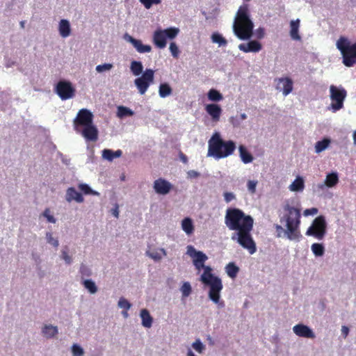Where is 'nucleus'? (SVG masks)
Instances as JSON below:
<instances>
[{
  "instance_id": "nucleus-56",
  "label": "nucleus",
  "mask_w": 356,
  "mask_h": 356,
  "mask_svg": "<svg viewBox=\"0 0 356 356\" xmlns=\"http://www.w3.org/2000/svg\"><path fill=\"white\" fill-rule=\"evenodd\" d=\"M62 258L65 260L66 264H70L72 262V259L70 256L68 254L67 250H63L62 251Z\"/></svg>"
},
{
  "instance_id": "nucleus-18",
  "label": "nucleus",
  "mask_w": 356,
  "mask_h": 356,
  "mask_svg": "<svg viewBox=\"0 0 356 356\" xmlns=\"http://www.w3.org/2000/svg\"><path fill=\"white\" fill-rule=\"evenodd\" d=\"M262 48L261 43L256 40H251L248 43H242L238 45V49L245 52H259Z\"/></svg>"
},
{
  "instance_id": "nucleus-58",
  "label": "nucleus",
  "mask_w": 356,
  "mask_h": 356,
  "mask_svg": "<svg viewBox=\"0 0 356 356\" xmlns=\"http://www.w3.org/2000/svg\"><path fill=\"white\" fill-rule=\"evenodd\" d=\"M187 175L188 178L195 179L197 178L200 175V174L195 170H191L188 171Z\"/></svg>"
},
{
  "instance_id": "nucleus-46",
  "label": "nucleus",
  "mask_w": 356,
  "mask_h": 356,
  "mask_svg": "<svg viewBox=\"0 0 356 356\" xmlns=\"http://www.w3.org/2000/svg\"><path fill=\"white\" fill-rule=\"evenodd\" d=\"M46 238L49 243L51 244L55 248H57L58 246V241L53 237L52 234L51 232H47Z\"/></svg>"
},
{
  "instance_id": "nucleus-63",
  "label": "nucleus",
  "mask_w": 356,
  "mask_h": 356,
  "mask_svg": "<svg viewBox=\"0 0 356 356\" xmlns=\"http://www.w3.org/2000/svg\"><path fill=\"white\" fill-rule=\"evenodd\" d=\"M353 142L356 145V131L353 134Z\"/></svg>"
},
{
  "instance_id": "nucleus-23",
  "label": "nucleus",
  "mask_w": 356,
  "mask_h": 356,
  "mask_svg": "<svg viewBox=\"0 0 356 356\" xmlns=\"http://www.w3.org/2000/svg\"><path fill=\"white\" fill-rule=\"evenodd\" d=\"M58 31L63 38L68 37L71 33L70 24L67 19H61L59 22Z\"/></svg>"
},
{
  "instance_id": "nucleus-1",
  "label": "nucleus",
  "mask_w": 356,
  "mask_h": 356,
  "mask_svg": "<svg viewBox=\"0 0 356 356\" xmlns=\"http://www.w3.org/2000/svg\"><path fill=\"white\" fill-rule=\"evenodd\" d=\"M225 222L230 230L237 232L232 235V240L236 239L238 244L246 249L250 254L256 252V243L251 235L254 225V219L252 216L246 215L239 209L229 208L226 211Z\"/></svg>"
},
{
  "instance_id": "nucleus-33",
  "label": "nucleus",
  "mask_w": 356,
  "mask_h": 356,
  "mask_svg": "<svg viewBox=\"0 0 356 356\" xmlns=\"http://www.w3.org/2000/svg\"><path fill=\"white\" fill-rule=\"evenodd\" d=\"M43 334L47 338H51L58 334L56 326L45 325L42 329Z\"/></svg>"
},
{
  "instance_id": "nucleus-20",
  "label": "nucleus",
  "mask_w": 356,
  "mask_h": 356,
  "mask_svg": "<svg viewBox=\"0 0 356 356\" xmlns=\"http://www.w3.org/2000/svg\"><path fill=\"white\" fill-rule=\"evenodd\" d=\"M205 111L211 117L212 120L218 122L220 120L222 109L218 104H209L205 106Z\"/></svg>"
},
{
  "instance_id": "nucleus-27",
  "label": "nucleus",
  "mask_w": 356,
  "mask_h": 356,
  "mask_svg": "<svg viewBox=\"0 0 356 356\" xmlns=\"http://www.w3.org/2000/svg\"><path fill=\"white\" fill-rule=\"evenodd\" d=\"M122 152L120 149L113 151L111 149H105L102 151V156L104 159L111 161L115 158H119L122 156Z\"/></svg>"
},
{
  "instance_id": "nucleus-30",
  "label": "nucleus",
  "mask_w": 356,
  "mask_h": 356,
  "mask_svg": "<svg viewBox=\"0 0 356 356\" xmlns=\"http://www.w3.org/2000/svg\"><path fill=\"white\" fill-rule=\"evenodd\" d=\"M305 188L304 180L300 177H297L293 183L289 186L291 191H302Z\"/></svg>"
},
{
  "instance_id": "nucleus-32",
  "label": "nucleus",
  "mask_w": 356,
  "mask_h": 356,
  "mask_svg": "<svg viewBox=\"0 0 356 356\" xmlns=\"http://www.w3.org/2000/svg\"><path fill=\"white\" fill-rule=\"evenodd\" d=\"M146 254L154 261H158L162 259L163 256L166 255V251L165 249L161 248L159 250L147 251Z\"/></svg>"
},
{
  "instance_id": "nucleus-59",
  "label": "nucleus",
  "mask_w": 356,
  "mask_h": 356,
  "mask_svg": "<svg viewBox=\"0 0 356 356\" xmlns=\"http://www.w3.org/2000/svg\"><path fill=\"white\" fill-rule=\"evenodd\" d=\"M111 213L115 217V218H118L119 217V206L118 204H115L114 205V207L111 210Z\"/></svg>"
},
{
  "instance_id": "nucleus-22",
  "label": "nucleus",
  "mask_w": 356,
  "mask_h": 356,
  "mask_svg": "<svg viewBox=\"0 0 356 356\" xmlns=\"http://www.w3.org/2000/svg\"><path fill=\"white\" fill-rule=\"evenodd\" d=\"M129 41L133 44V46L139 53H148L152 50L150 45L143 44L141 40L135 39L131 36H129Z\"/></svg>"
},
{
  "instance_id": "nucleus-14",
  "label": "nucleus",
  "mask_w": 356,
  "mask_h": 356,
  "mask_svg": "<svg viewBox=\"0 0 356 356\" xmlns=\"http://www.w3.org/2000/svg\"><path fill=\"white\" fill-rule=\"evenodd\" d=\"M209 286V297L216 304L224 306L223 302H220V293L222 289V284L221 280H215L213 283L208 285Z\"/></svg>"
},
{
  "instance_id": "nucleus-5",
  "label": "nucleus",
  "mask_w": 356,
  "mask_h": 356,
  "mask_svg": "<svg viewBox=\"0 0 356 356\" xmlns=\"http://www.w3.org/2000/svg\"><path fill=\"white\" fill-rule=\"evenodd\" d=\"M186 253L193 258V263L196 270L198 271H200L201 269L204 270L200 277V280L204 284L207 286L215 280L219 281L221 280L212 273V268L210 266L204 265L205 261L208 259L207 256L204 253L201 251H197L193 245L187 246Z\"/></svg>"
},
{
  "instance_id": "nucleus-3",
  "label": "nucleus",
  "mask_w": 356,
  "mask_h": 356,
  "mask_svg": "<svg viewBox=\"0 0 356 356\" xmlns=\"http://www.w3.org/2000/svg\"><path fill=\"white\" fill-rule=\"evenodd\" d=\"M208 156H212L216 159L228 157L234 154L236 145L232 140H224L220 134L214 133L208 141Z\"/></svg>"
},
{
  "instance_id": "nucleus-42",
  "label": "nucleus",
  "mask_w": 356,
  "mask_h": 356,
  "mask_svg": "<svg viewBox=\"0 0 356 356\" xmlns=\"http://www.w3.org/2000/svg\"><path fill=\"white\" fill-rule=\"evenodd\" d=\"M79 188L86 195H97L99 193L95 191H93L88 184H80L79 185Z\"/></svg>"
},
{
  "instance_id": "nucleus-50",
  "label": "nucleus",
  "mask_w": 356,
  "mask_h": 356,
  "mask_svg": "<svg viewBox=\"0 0 356 356\" xmlns=\"http://www.w3.org/2000/svg\"><path fill=\"white\" fill-rule=\"evenodd\" d=\"M140 1L144 5V6L149 9L153 4H159L161 0H140Z\"/></svg>"
},
{
  "instance_id": "nucleus-17",
  "label": "nucleus",
  "mask_w": 356,
  "mask_h": 356,
  "mask_svg": "<svg viewBox=\"0 0 356 356\" xmlns=\"http://www.w3.org/2000/svg\"><path fill=\"white\" fill-rule=\"evenodd\" d=\"M293 330L298 337L308 339L315 338V334L313 331L305 325L298 324L293 327Z\"/></svg>"
},
{
  "instance_id": "nucleus-41",
  "label": "nucleus",
  "mask_w": 356,
  "mask_h": 356,
  "mask_svg": "<svg viewBox=\"0 0 356 356\" xmlns=\"http://www.w3.org/2000/svg\"><path fill=\"white\" fill-rule=\"evenodd\" d=\"M83 284L91 293H95L97 291V287L96 286L95 283L91 280H83Z\"/></svg>"
},
{
  "instance_id": "nucleus-31",
  "label": "nucleus",
  "mask_w": 356,
  "mask_h": 356,
  "mask_svg": "<svg viewBox=\"0 0 356 356\" xmlns=\"http://www.w3.org/2000/svg\"><path fill=\"white\" fill-rule=\"evenodd\" d=\"M225 271L229 277L234 279L239 272V268L234 262H230L226 266Z\"/></svg>"
},
{
  "instance_id": "nucleus-51",
  "label": "nucleus",
  "mask_w": 356,
  "mask_h": 356,
  "mask_svg": "<svg viewBox=\"0 0 356 356\" xmlns=\"http://www.w3.org/2000/svg\"><path fill=\"white\" fill-rule=\"evenodd\" d=\"M43 216L47 218L48 222H52V223H55L56 222L55 218L52 215H50V210H49V209L47 208L44 211Z\"/></svg>"
},
{
  "instance_id": "nucleus-64",
  "label": "nucleus",
  "mask_w": 356,
  "mask_h": 356,
  "mask_svg": "<svg viewBox=\"0 0 356 356\" xmlns=\"http://www.w3.org/2000/svg\"><path fill=\"white\" fill-rule=\"evenodd\" d=\"M122 315L124 316V317L127 318L128 316L127 310L122 312Z\"/></svg>"
},
{
  "instance_id": "nucleus-4",
  "label": "nucleus",
  "mask_w": 356,
  "mask_h": 356,
  "mask_svg": "<svg viewBox=\"0 0 356 356\" xmlns=\"http://www.w3.org/2000/svg\"><path fill=\"white\" fill-rule=\"evenodd\" d=\"M254 24L250 18L248 5L241 6L233 24L234 34L240 40H248L253 33Z\"/></svg>"
},
{
  "instance_id": "nucleus-26",
  "label": "nucleus",
  "mask_w": 356,
  "mask_h": 356,
  "mask_svg": "<svg viewBox=\"0 0 356 356\" xmlns=\"http://www.w3.org/2000/svg\"><path fill=\"white\" fill-rule=\"evenodd\" d=\"M140 317L142 319V325L145 327L149 328L152 327L153 318L151 316L149 311L146 309H143L140 311Z\"/></svg>"
},
{
  "instance_id": "nucleus-37",
  "label": "nucleus",
  "mask_w": 356,
  "mask_h": 356,
  "mask_svg": "<svg viewBox=\"0 0 356 356\" xmlns=\"http://www.w3.org/2000/svg\"><path fill=\"white\" fill-rule=\"evenodd\" d=\"M330 143V140L324 138L322 140L316 142L315 145V151L316 153H320L325 150Z\"/></svg>"
},
{
  "instance_id": "nucleus-29",
  "label": "nucleus",
  "mask_w": 356,
  "mask_h": 356,
  "mask_svg": "<svg viewBox=\"0 0 356 356\" xmlns=\"http://www.w3.org/2000/svg\"><path fill=\"white\" fill-rule=\"evenodd\" d=\"M172 93V89L167 83H161L159 88V94L161 98H165Z\"/></svg>"
},
{
  "instance_id": "nucleus-49",
  "label": "nucleus",
  "mask_w": 356,
  "mask_h": 356,
  "mask_svg": "<svg viewBox=\"0 0 356 356\" xmlns=\"http://www.w3.org/2000/svg\"><path fill=\"white\" fill-rule=\"evenodd\" d=\"M113 65L111 63H104L102 65H99L96 67L97 72L101 73L106 70H110L112 69Z\"/></svg>"
},
{
  "instance_id": "nucleus-43",
  "label": "nucleus",
  "mask_w": 356,
  "mask_h": 356,
  "mask_svg": "<svg viewBox=\"0 0 356 356\" xmlns=\"http://www.w3.org/2000/svg\"><path fill=\"white\" fill-rule=\"evenodd\" d=\"M73 356H83L84 354L83 349L77 344H74L72 347Z\"/></svg>"
},
{
  "instance_id": "nucleus-44",
  "label": "nucleus",
  "mask_w": 356,
  "mask_h": 356,
  "mask_svg": "<svg viewBox=\"0 0 356 356\" xmlns=\"http://www.w3.org/2000/svg\"><path fill=\"white\" fill-rule=\"evenodd\" d=\"M118 306L125 310H129L131 308V305L124 298H120L118 301Z\"/></svg>"
},
{
  "instance_id": "nucleus-12",
  "label": "nucleus",
  "mask_w": 356,
  "mask_h": 356,
  "mask_svg": "<svg viewBox=\"0 0 356 356\" xmlns=\"http://www.w3.org/2000/svg\"><path fill=\"white\" fill-rule=\"evenodd\" d=\"M75 88L68 81H60L56 86V92L62 100L71 99L75 95Z\"/></svg>"
},
{
  "instance_id": "nucleus-6",
  "label": "nucleus",
  "mask_w": 356,
  "mask_h": 356,
  "mask_svg": "<svg viewBox=\"0 0 356 356\" xmlns=\"http://www.w3.org/2000/svg\"><path fill=\"white\" fill-rule=\"evenodd\" d=\"M186 253L193 258V263L196 270L198 271H200L201 269L204 270L200 277V280L204 284L207 286L215 280L219 281L221 280L212 273V268L210 266L204 265L205 261L208 259L207 256L204 253L201 251H197L193 245L187 246Z\"/></svg>"
},
{
  "instance_id": "nucleus-13",
  "label": "nucleus",
  "mask_w": 356,
  "mask_h": 356,
  "mask_svg": "<svg viewBox=\"0 0 356 356\" xmlns=\"http://www.w3.org/2000/svg\"><path fill=\"white\" fill-rule=\"evenodd\" d=\"M93 115L86 108L81 109L74 120V128L76 132H79L80 127H85L92 123Z\"/></svg>"
},
{
  "instance_id": "nucleus-54",
  "label": "nucleus",
  "mask_w": 356,
  "mask_h": 356,
  "mask_svg": "<svg viewBox=\"0 0 356 356\" xmlns=\"http://www.w3.org/2000/svg\"><path fill=\"white\" fill-rule=\"evenodd\" d=\"M224 198L226 202H230L236 198L235 195L231 192H225L224 193Z\"/></svg>"
},
{
  "instance_id": "nucleus-34",
  "label": "nucleus",
  "mask_w": 356,
  "mask_h": 356,
  "mask_svg": "<svg viewBox=\"0 0 356 356\" xmlns=\"http://www.w3.org/2000/svg\"><path fill=\"white\" fill-rule=\"evenodd\" d=\"M208 99L212 102H220L223 99L222 95L216 89H210L207 93Z\"/></svg>"
},
{
  "instance_id": "nucleus-62",
  "label": "nucleus",
  "mask_w": 356,
  "mask_h": 356,
  "mask_svg": "<svg viewBox=\"0 0 356 356\" xmlns=\"http://www.w3.org/2000/svg\"><path fill=\"white\" fill-rule=\"evenodd\" d=\"M246 118H247V115H246V114H245V113H242V114L241 115V120H245Z\"/></svg>"
},
{
  "instance_id": "nucleus-47",
  "label": "nucleus",
  "mask_w": 356,
  "mask_h": 356,
  "mask_svg": "<svg viewBox=\"0 0 356 356\" xmlns=\"http://www.w3.org/2000/svg\"><path fill=\"white\" fill-rule=\"evenodd\" d=\"M181 292L184 296L187 297L191 293V286L188 282H185L181 286Z\"/></svg>"
},
{
  "instance_id": "nucleus-2",
  "label": "nucleus",
  "mask_w": 356,
  "mask_h": 356,
  "mask_svg": "<svg viewBox=\"0 0 356 356\" xmlns=\"http://www.w3.org/2000/svg\"><path fill=\"white\" fill-rule=\"evenodd\" d=\"M284 213L280 217V222L284 223L286 229L280 225H275V227L277 232V236L280 237L282 232H284L287 238L291 241H298L302 236L300 230V210L295 207L286 204L283 207Z\"/></svg>"
},
{
  "instance_id": "nucleus-25",
  "label": "nucleus",
  "mask_w": 356,
  "mask_h": 356,
  "mask_svg": "<svg viewBox=\"0 0 356 356\" xmlns=\"http://www.w3.org/2000/svg\"><path fill=\"white\" fill-rule=\"evenodd\" d=\"M299 26H300V20L298 19H297L296 20H292L290 22V27H291L290 35L293 40H300L301 38L299 35V33H298Z\"/></svg>"
},
{
  "instance_id": "nucleus-24",
  "label": "nucleus",
  "mask_w": 356,
  "mask_h": 356,
  "mask_svg": "<svg viewBox=\"0 0 356 356\" xmlns=\"http://www.w3.org/2000/svg\"><path fill=\"white\" fill-rule=\"evenodd\" d=\"M238 151L239 156L244 163H250L253 161L254 158L252 155L248 151L247 148L244 145H239Z\"/></svg>"
},
{
  "instance_id": "nucleus-52",
  "label": "nucleus",
  "mask_w": 356,
  "mask_h": 356,
  "mask_svg": "<svg viewBox=\"0 0 356 356\" xmlns=\"http://www.w3.org/2000/svg\"><path fill=\"white\" fill-rule=\"evenodd\" d=\"M257 184V181H256L249 180L248 181L247 186H248V191L251 193H255Z\"/></svg>"
},
{
  "instance_id": "nucleus-10",
  "label": "nucleus",
  "mask_w": 356,
  "mask_h": 356,
  "mask_svg": "<svg viewBox=\"0 0 356 356\" xmlns=\"http://www.w3.org/2000/svg\"><path fill=\"white\" fill-rule=\"evenodd\" d=\"M326 228L327 225L324 216H319L314 220L312 225L307 230L306 234L322 240L326 234Z\"/></svg>"
},
{
  "instance_id": "nucleus-45",
  "label": "nucleus",
  "mask_w": 356,
  "mask_h": 356,
  "mask_svg": "<svg viewBox=\"0 0 356 356\" xmlns=\"http://www.w3.org/2000/svg\"><path fill=\"white\" fill-rule=\"evenodd\" d=\"M192 347L199 353H202V351L204 350V346L200 339H197L195 342H193Z\"/></svg>"
},
{
  "instance_id": "nucleus-7",
  "label": "nucleus",
  "mask_w": 356,
  "mask_h": 356,
  "mask_svg": "<svg viewBox=\"0 0 356 356\" xmlns=\"http://www.w3.org/2000/svg\"><path fill=\"white\" fill-rule=\"evenodd\" d=\"M337 47L341 51L344 65L352 67L356 64V42L351 43L341 37L338 40Z\"/></svg>"
},
{
  "instance_id": "nucleus-15",
  "label": "nucleus",
  "mask_w": 356,
  "mask_h": 356,
  "mask_svg": "<svg viewBox=\"0 0 356 356\" xmlns=\"http://www.w3.org/2000/svg\"><path fill=\"white\" fill-rule=\"evenodd\" d=\"M153 187L156 193L166 195L172 189V185L167 180L159 178L154 181Z\"/></svg>"
},
{
  "instance_id": "nucleus-28",
  "label": "nucleus",
  "mask_w": 356,
  "mask_h": 356,
  "mask_svg": "<svg viewBox=\"0 0 356 356\" xmlns=\"http://www.w3.org/2000/svg\"><path fill=\"white\" fill-rule=\"evenodd\" d=\"M339 182V177L337 172H331L327 175L325 179V184L328 188L335 186Z\"/></svg>"
},
{
  "instance_id": "nucleus-36",
  "label": "nucleus",
  "mask_w": 356,
  "mask_h": 356,
  "mask_svg": "<svg viewBox=\"0 0 356 356\" xmlns=\"http://www.w3.org/2000/svg\"><path fill=\"white\" fill-rule=\"evenodd\" d=\"M181 227L183 230L188 234H191L194 229L192 220L189 218H186L182 220Z\"/></svg>"
},
{
  "instance_id": "nucleus-35",
  "label": "nucleus",
  "mask_w": 356,
  "mask_h": 356,
  "mask_svg": "<svg viewBox=\"0 0 356 356\" xmlns=\"http://www.w3.org/2000/svg\"><path fill=\"white\" fill-rule=\"evenodd\" d=\"M130 69L134 75L138 76L143 72V66L140 61L133 60Z\"/></svg>"
},
{
  "instance_id": "nucleus-38",
  "label": "nucleus",
  "mask_w": 356,
  "mask_h": 356,
  "mask_svg": "<svg viewBox=\"0 0 356 356\" xmlns=\"http://www.w3.org/2000/svg\"><path fill=\"white\" fill-rule=\"evenodd\" d=\"M312 251L316 257H321L323 256L325 252V248L323 244L321 243H313L312 245Z\"/></svg>"
},
{
  "instance_id": "nucleus-19",
  "label": "nucleus",
  "mask_w": 356,
  "mask_h": 356,
  "mask_svg": "<svg viewBox=\"0 0 356 356\" xmlns=\"http://www.w3.org/2000/svg\"><path fill=\"white\" fill-rule=\"evenodd\" d=\"M277 88L282 90L283 95L286 96L293 90V81L289 77L280 78L278 79Z\"/></svg>"
},
{
  "instance_id": "nucleus-57",
  "label": "nucleus",
  "mask_w": 356,
  "mask_h": 356,
  "mask_svg": "<svg viewBox=\"0 0 356 356\" xmlns=\"http://www.w3.org/2000/svg\"><path fill=\"white\" fill-rule=\"evenodd\" d=\"M255 35L257 38L261 39L264 37L265 31L264 29L263 28H259L256 30Z\"/></svg>"
},
{
  "instance_id": "nucleus-8",
  "label": "nucleus",
  "mask_w": 356,
  "mask_h": 356,
  "mask_svg": "<svg viewBox=\"0 0 356 356\" xmlns=\"http://www.w3.org/2000/svg\"><path fill=\"white\" fill-rule=\"evenodd\" d=\"M347 96V91L341 86L334 85L330 86V97L331 104L329 108L335 113L343 107V102Z\"/></svg>"
},
{
  "instance_id": "nucleus-55",
  "label": "nucleus",
  "mask_w": 356,
  "mask_h": 356,
  "mask_svg": "<svg viewBox=\"0 0 356 356\" xmlns=\"http://www.w3.org/2000/svg\"><path fill=\"white\" fill-rule=\"evenodd\" d=\"M318 210L317 208L307 209L304 211V215L306 216H313L318 213Z\"/></svg>"
},
{
  "instance_id": "nucleus-39",
  "label": "nucleus",
  "mask_w": 356,
  "mask_h": 356,
  "mask_svg": "<svg viewBox=\"0 0 356 356\" xmlns=\"http://www.w3.org/2000/svg\"><path fill=\"white\" fill-rule=\"evenodd\" d=\"M117 115L119 118H123L125 116H132L134 115V111L131 110L129 108L120 106L118 108Z\"/></svg>"
},
{
  "instance_id": "nucleus-48",
  "label": "nucleus",
  "mask_w": 356,
  "mask_h": 356,
  "mask_svg": "<svg viewBox=\"0 0 356 356\" xmlns=\"http://www.w3.org/2000/svg\"><path fill=\"white\" fill-rule=\"evenodd\" d=\"M170 51L174 58H177L179 57V50L177 45L175 42L170 43Z\"/></svg>"
},
{
  "instance_id": "nucleus-60",
  "label": "nucleus",
  "mask_w": 356,
  "mask_h": 356,
  "mask_svg": "<svg viewBox=\"0 0 356 356\" xmlns=\"http://www.w3.org/2000/svg\"><path fill=\"white\" fill-rule=\"evenodd\" d=\"M179 155L180 160L184 163H188V157L183 152H180Z\"/></svg>"
},
{
  "instance_id": "nucleus-40",
  "label": "nucleus",
  "mask_w": 356,
  "mask_h": 356,
  "mask_svg": "<svg viewBox=\"0 0 356 356\" xmlns=\"http://www.w3.org/2000/svg\"><path fill=\"white\" fill-rule=\"evenodd\" d=\"M211 40L213 43H217L220 46H226L227 40L219 33H214L211 35Z\"/></svg>"
},
{
  "instance_id": "nucleus-9",
  "label": "nucleus",
  "mask_w": 356,
  "mask_h": 356,
  "mask_svg": "<svg viewBox=\"0 0 356 356\" xmlns=\"http://www.w3.org/2000/svg\"><path fill=\"white\" fill-rule=\"evenodd\" d=\"M179 33V29L176 27H170L164 30L157 29L153 35V42L156 47L159 49L165 47L166 39L172 40L177 37Z\"/></svg>"
},
{
  "instance_id": "nucleus-16",
  "label": "nucleus",
  "mask_w": 356,
  "mask_h": 356,
  "mask_svg": "<svg viewBox=\"0 0 356 356\" xmlns=\"http://www.w3.org/2000/svg\"><path fill=\"white\" fill-rule=\"evenodd\" d=\"M81 134L88 141L95 142L98 139V130L92 123L83 127Z\"/></svg>"
},
{
  "instance_id": "nucleus-53",
  "label": "nucleus",
  "mask_w": 356,
  "mask_h": 356,
  "mask_svg": "<svg viewBox=\"0 0 356 356\" xmlns=\"http://www.w3.org/2000/svg\"><path fill=\"white\" fill-rule=\"evenodd\" d=\"M80 273L83 276L88 277L90 275L91 272L90 270L85 265L81 264L80 267Z\"/></svg>"
},
{
  "instance_id": "nucleus-61",
  "label": "nucleus",
  "mask_w": 356,
  "mask_h": 356,
  "mask_svg": "<svg viewBox=\"0 0 356 356\" xmlns=\"http://www.w3.org/2000/svg\"><path fill=\"white\" fill-rule=\"evenodd\" d=\"M342 334L344 336V337H346L349 332V329L346 326H342L341 328Z\"/></svg>"
},
{
  "instance_id": "nucleus-11",
  "label": "nucleus",
  "mask_w": 356,
  "mask_h": 356,
  "mask_svg": "<svg viewBox=\"0 0 356 356\" xmlns=\"http://www.w3.org/2000/svg\"><path fill=\"white\" fill-rule=\"evenodd\" d=\"M154 72L152 69H146L140 77L134 80V83L140 95H144L149 86L153 83Z\"/></svg>"
},
{
  "instance_id": "nucleus-21",
  "label": "nucleus",
  "mask_w": 356,
  "mask_h": 356,
  "mask_svg": "<svg viewBox=\"0 0 356 356\" xmlns=\"http://www.w3.org/2000/svg\"><path fill=\"white\" fill-rule=\"evenodd\" d=\"M65 199L68 202L74 200L78 203H82L84 201L82 194L76 191L74 187H70L67 189Z\"/></svg>"
}]
</instances>
